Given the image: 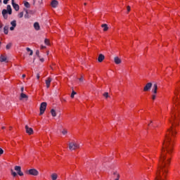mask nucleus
<instances>
[{
  "label": "nucleus",
  "instance_id": "11",
  "mask_svg": "<svg viewBox=\"0 0 180 180\" xmlns=\"http://www.w3.org/2000/svg\"><path fill=\"white\" fill-rule=\"evenodd\" d=\"M51 5L52 8H57V6H58V1L57 0H53L51 1Z\"/></svg>",
  "mask_w": 180,
  "mask_h": 180
},
{
  "label": "nucleus",
  "instance_id": "16",
  "mask_svg": "<svg viewBox=\"0 0 180 180\" xmlns=\"http://www.w3.org/2000/svg\"><path fill=\"white\" fill-rule=\"evenodd\" d=\"M30 13V11H28L27 9H25V18L26 19H29V18H30V15H29Z\"/></svg>",
  "mask_w": 180,
  "mask_h": 180
},
{
  "label": "nucleus",
  "instance_id": "10",
  "mask_svg": "<svg viewBox=\"0 0 180 180\" xmlns=\"http://www.w3.org/2000/svg\"><path fill=\"white\" fill-rule=\"evenodd\" d=\"M0 61L1 63H8V58L4 55H1L0 56Z\"/></svg>",
  "mask_w": 180,
  "mask_h": 180
},
{
  "label": "nucleus",
  "instance_id": "28",
  "mask_svg": "<svg viewBox=\"0 0 180 180\" xmlns=\"http://www.w3.org/2000/svg\"><path fill=\"white\" fill-rule=\"evenodd\" d=\"M103 95L105 98H109V93L108 92L104 93Z\"/></svg>",
  "mask_w": 180,
  "mask_h": 180
},
{
  "label": "nucleus",
  "instance_id": "51",
  "mask_svg": "<svg viewBox=\"0 0 180 180\" xmlns=\"http://www.w3.org/2000/svg\"><path fill=\"white\" fill-rule=\"evenodd\" d=\"M0 44H1V41H0Z\"/></svg>",
  "mask_w": 180,
  "mask_h": 180
},
{
  "label": "nucleus",
  "instance_id": "27",
  "mask_svg": "<svg viewBox=\"0 0 180 180\" xmlns=\"http://www.w3.org/2000/svg\"><path fill=\"white\" fill-rule=\"evenodd\" d=\"M44 43H45V44L49 46L50 44V41L49 39H45Z\"/></svg>",
  "mask_w": 180,
  "mask_h": 180
},
{
  "label": "nucleus",
  "instance_id": "26",
  "mask_svg": "<svg viewBox=\"0 0 180 180\" xmlns=\"http://www.w3.org/2000/svg\"><path fill=\"white\" fill-rule=\"evenodd\" d=\"M77 95V92L72 90L70 97L74 98V96Z\"/></svg>",
  "mask_w": 180,
  "mask_h": 180
},
{
  "label": "nucleus",
  "instance_id": "49",
  "mask_svg": "<svg viewBox=\"0 0 180 180\" xmlns=\"http://www.w3.org/2000/svg\"><path fill=\"white\" fill-rule=\"evenodd\" d=\"M2 3V1L1 0H0V4H1Z\"/></svg>",
  "mask_w": 180,
  "mask_h": 180
},
{
  "label": "nucleus",
  "instance_id": "23",
  "mask_svg": "<svg viewBox=\"0 0 180 180\" xmlns=\"http://www.w3.org/2000/svg\"><path fill=\"white\" fill-rule=\"evenodd\" d=\"M11 25L13 27H16V20H13L11 22Z\"/></svg>",
  "mask_w": 180,
  "mask_h": 180
},
{
  "label": "nucleus",
  "instance_id": "17",
  "mask_svg": "<svg viewBox=\"0 0 180 180\" xmlns=\"http://www.w3.org/2000/svg\"><path fill=\"white\" fill-rule=\"evenodd\" d=\"M8 32H9V26L6 25L4 27V32L5 34H8Z\"/></svg>",
  "mask_w": 180,
  "mask_h": 180
},
{
  "label": "nucleus",
  "instance_id": "42",
  "mask_svg": "<svg viewBox=\"0 0 180 180\" xmlns=\"http://www.w3.org/2000/svg\"><path fill=\"white\" fill-rule=\"evenodd\" d=\"M20 91H21V92H23V91H25V88L24 87H21Z\"/></svg>",
  "mask_w": 180,
  "mask_h": 180
},
{
  "label": "nucleus",
  "instance_id": "47",
  "mask_svg": "<svg viewBox=\"0 0 180 180\" xmlns=\"http://www.w3.org/2000/svg\"><path fill=\"white\" fill-rule=\"evenodd\" d=\"M26 77V75H22V78H25Z\"/></svg>",
  "mask_w": 180,
  "mask_h": 180
},
{
  "label": "nucleus",
  "instance_id": "22",
  "mask_svg": "<svg viewBox=\"0 0 180 180\" xmlns=\"http://www.w3.org/2000/svg\"><path fill=\"white\" fill-rule=\"evenodd\" d=\"M113 174L116 176V179L115 180H119V178H120V175L118 174L117 172H115Z\"/></svg>",
  "mask_w": 180,
  "mask_h": 180
},
{
  "label": "nucleus",
  "instance_id": "7",
  "mask_svg": "<svg viewBox=\"0 0 180 180\" xmlns=\"http://www.w3.org/2000/svg\"><path fill=\"white\" fill-rule=\"evenodd\" d=\"M158 89V84L157 83H155L153 86L152 92L154 94H157V90Z\"/></svg>",
  "mask_w": 180,
  "mask_h": 180
},
{
  "label": "nucleus",
  "instance_id": "6",
  "mask_svg": "<svg viewBox=\"0 0 180 180\" xmlns=\"http://www.w3.org/2000/svg\"><path fill=\"white\" fill-rule=\"evenodd\" d=\"M152 86H153V83L149 82V83L146 84L143 88V91L147 92V91H150V89H151Z\"/></svg>",
  "mask_w": 180,
  "mask_h": 180
},
{
  "label": "nucleus",
  "instance_id": "15",
  "mask_svg": "<svg viewBox=\"0 0 180 180\" xmlns=\"http://www.w3.org/2000/svg\"><path fill=\"white\" fill-rule=\"evenodd\" d=\"M34 28L35 29V30H40V25L39 24V22L34 23Z\"/></svg>",
  "mask_w": 180,
  "mask_h": 180
},
{
  "label": "nucleus",
  "instance_id": "41",
  "mask_svg": "<svg viewBox=\"0 0 180 180\" xmlns=\"http://www.w3.org/2000/svg\"><path fill=\"white\" fill-rule=\"evenodd\" d=\"M40 61H41V63H44V58H40Z\"/></svg>",
  "mask_w": 180,
  "mask_h": 180
},
{
  "label": "nucleus",
  "instance_id": "1",
  "mask_svg": "<svg viewBox=\"0 0 180 180\" xmlns=\"http://www.w3.org/2000/svg\"><path fill=\"white\" fill-rule=\"evenodd\" d=\"M8 15H12V7H11V5L7 6V10L4 9L2 11V15L4 19H8Z\"/></svg>",
  "mask_w": 180,
  "mask_h": 180
},
{
  "label": "nucleus",
  "instance_id": "13",
  "mask_svg": "<svg viewBox=\"0 0 180 180\" xmlns=\"http://www.w3.org/2000/svg\"><path fill=\"white\" fill-rule=\"evenodd\" d=\"M51 78L49 77L46 80V88H50V84H51Z\"/></svg>",
  "mask_w": 180,
  "mask_h": 180
},
{
  "label": "nucleus",
  "instance_id": "48",
  "mask_svg": "<svg viewBox=\"0 0 180 180\" xmlns=\"http://www.w3.org/2000/svg\"><path fill=\"white\" fill-rule=\"evenodd\" d=\"M1 129H5V127H2Z\"/></svg>",
  "mask_w": 180,
  "mask_h": 180
},
{
  "label": "nucleus",
  "instance_id": "37",
  "mask_svg": "<svg viewBox=\"0 0 180 180\" xmlns=\"http://www.w3.org/2000/svg\"><path fill=\"white\" fill-rule=\"evenodd\" d=\"M15 27H13V26L11 27H10V30H11V31H12V30H15Z\"/></svg>",
  "mask_w": 180,
  "mask_h": 180
},
{
  "label": "nucleus",
  "instance_id": "50",
  "mask_svg": "<svg viewBox=\"0 0 180 180\" xmlns=\"http://www.w3.org/2000/svg\"><path fill=\"white\" fill-rule=\"evenodd\" d=\"M84 5H86V3H84Z\"/></svg>",
  "mask_w": 180,
  "mask_h": 180
},
{
  "label": "nucleus",
  "instance_id": "30",
  "mask_svg": "<svg viewBox=\"0 0 180 180\" xmlns=\"http://www.w3.org/2000/svg\"><path fill=\"white\" fill-rule=\"evenodd\" d=\"M67 133H68V131H67V130H65V129H63V130L62 131V134H63V135L67 134Z\"/></svg>",
  "mask_w": 180,
  "mask_h": 180
},
{
  "label": "nucleus",
  "instance_id": "36",
  "mask_svg": "<svg viewBox=\"0 0 180 180\" xmlns=\"http://www.w3.org/2000/svg\"><path fill=\"white\" fill-rule=\"evenodd\" d=\"M2 27H4V24L3 23H0V31L2 29Z\"/></svg>",
  "mask_w": 180,
  "mask_h": 180
},
{
  "label": "nucleus",
  "instance_id": "18",
  "mask_svg": "<svg viewBox=\"0 0 180 180\" xmlns=\"http://www.w3.org/2000/svg\"><path fill=\"white\" fill-rule=\"evenodd\" d=\"M27 98H28L27 95H26L23 93H21L20 98V101H22V99H27Z\"/></svg>",
  "mask_w": 180,
  "mask_h": 180
},
{
  "label": "nucleus",
  "instance_id": "32",
  "mask_svg": "<svg viewBox=\"0 0 180 180\" xmlns=\"http://www.w3.org/2000/svg\"><path fill=\"white\" fill-rule=\"evenodd\" d=\"M155 98H157L156 94H153V95L152 96V99H153V101H155Z\"/></svg>",
  "mask_w": 180,
  "mask_h": 180
},
{
  "label": "nucleus",
  "instance_id": "4",
  "mask_svg": "<svg viewBox=\"0 0 180 180\" xmlns=\"http://www.w3.org/2000/svg\"><path fill=\"white\" fill-rule=\"evenodd\" d=\"M29 175H33L34 176H37L39 175V171L36 169H31L27 172Z\"/></svg>",
  "mask_w": 180,
  "mask_h": 180
},
{
  "label": "nucleus",
  "instance_id": "5",
  "mask_svg": "<svg viewBox=\"0 0 180 180\" xmlns=\"http://www.w3.org/2000/svg\"><path fill=\"white\" fill-rule=\"evenodd\" d=\"M15 171H16L20 176H23V172H22V167L20 166H15Z\"/></svg>",
  "mask_w": 180,
  "mask_h": 180
},
{
  "label": "nucleus",
  "instance_id": "19",
  "mask_svg": "<svg viewBox=\"0 0 180 180\" xmlns=\"http://www.w3.org/2000/svg\"><path fill=\"white\" fill-rule=\"evenodd\" d=\"M58 175H57V174H56V173H53V174H52L51 175V179L52 180H56L57 179V178H58Z\"/></svg>",
  "mask_w": 180,
  "mask_h": 180
},
{
  "label": "nucleus",
  "instance_id": "31",
  "mask_svg": "<svg viewBox=\"0 0 180 180\" xmlns=\"http://www.w3.org/2000/svg\"><path fill=\"white\" fill-rule=\"evenodd\" d=\"M39 54H40V51L39 50H37L36 51V56H38V57H40Z\"/></svg>",
  "mask_w": 180,
  "mask_h": 180
},
{
  "label": "nucleus",
  "instance_id": "46",
  "mask_svg": "<svg viewBox=\"0 0 180 180\" xmlns=\"http://www.w3.org/2000/svg\"><path fill=\"white\" fill-rule=\"evenodd\" d=\"M37 79H39L40 75H37Z\"/></svg>",
  "mask_w": 180,
  "mask_h": 180
},
{
  "label": "nucleus",
  "instance_id": "33",
  "mask_svg": "<svg viewBox=\"0 0 180 180\" xmlns=\"http://www.w3.org/2000/svg\"><path fill=\"white\" fill-rule=\"evenodd\" d=\"M2 154H4V150L0 148V155H2Z\"/></svg>",
  "mask_w": 180,
  "mask_h": 180
},
{
  "label": "nucleus",
  "instance_id": "25",
  "mask_svg": "<svg viewBox=\"0 0 180 180\" xmlns=\"http://www.w3.org/2000/svg\"><path fill=\"white\" fill-rule=\"evenodd\" d=\"M12 47V44L9 43L8 44L6 45V50H9Z\"/></svg>",
  "mask_w": 180,
  "mask_h": 180
},
{
  "label": "nucleus",
  "instance_id": "9",
  "mask_svg": "<svg viewBox=\"0 0 180 180\" xmlns=\"http://www.w3.org/2000/svg\"><path fill=\"white\" fill-rule=\"evenodd\" d=\"M13 8L15 9V11H19V5L16 4L15 3V0H11Z\"/></svg>",
  "mask_w": 180,
  "mask_h": 180
},
{
  "label": "nucleus",
  "instance_id": "24",
  "mask_svg": "<svg viewBox=\"0 0 180 180\" xmlns=\"http://www.w3.org/2000/svg\"><path fill=\"white\" fill-rule=\"evenodd\" d=\"M24 6H25V8H30V4H29V2L27 1H25Z\"/></svg>",
  "mask_w": 180,
  "mask_h": 180
},
{
  "label": "nucleus",
  "instance_id": "34",
  "mask_svg": "<svg viewBox=\"0 0 180 180\" xmlns=\"http://www.w3.org/2000/svg\"><path fill=\"white\" fill-rule=\"evenodd\" d=\"M9 0H4V5H6L7 4H8V1Z\"/></svg>",
  "mask_w": 180,
  "mask_h": 180
},
{
  "label": "nucleus",
  "instance_id": "2",
  "mask_svg": "<svg viewBox=\"0 0 180 180\" xmlns=\"http://www.w3.org/2000/svg\"><path fill=\"white\" fill-rule=\"evenodd\" d=\"M77 148H79V144L75 142L69 143V150H70V151H74V150H77Z\"/></svg>",
  "mask_w": 180,
  "mask_h": 180
},
{
  "label": "nucleus",
  "instance_id": "29",
  "mask_svg": "<svg viewBox=\"0 0 180 180\" xmlns=\"http://www.w3.org/2000/svg\"><path fill=\"white\" fill-rule=\"evenodd\" d=\"M18 18H23V12H20L19 14H18Z\"/></svg>",
  "mask_w": 180,
  "mask_h": 180
},
{
  "label": "nucleus",
  "instance_id": "20",
  "mask_svg": "<svg viewBox=\"0 0 180 180\" xmlns=\"http://www.w3.org/2000/svg\"><path fill=\"white\" fill-rule=\"evenodd\" d=\"M101 27L103 28L104 32H107L108 30L109 27H108V25L106 24L101 25Z\"/></svg>",
  "mask_w": 180,
  "mask_h": 180
},
{
  "label": "nucleus",
  "instance_id": "40",
  "mask_svg": "<svg viewBox=\"0 0 180 180\" xmlns=\"http://www.w3.org/2000/svg\"><path fill=\"white\" fill-rule=\"evenodd\" d=\"M30 56H33V51H30Z\"/></svg>",
  "mask_w": 180,
  "mask_h": 180
},
{
  "label": "nucleus",
  "instance_id": "12",
  "mask_svg": "<svg viewBox=\"0 0 180 180\" xmlns=\"http://www.w3.org/2000/svg\"><path fill=\"white\" fill-rule=\"evenodd\" d=\"M105 60V56L102 53L99 54L98 58V63H102Z\"/></svg>",
  "mask_w": 180,
  "mask_h": 180
},
{
  "label": "nucleus",
  "instance_id": "21",
  "mask_svg": "<svg viewBox=\"0 0 180 180\" xmlns=\"http://www.w3.org/2000/svg\"><path fill=\"white\" fill-rule=\"evenodd\" d=\"M51 114L53 116V117H56V116H57V113L56 112V110L54 109L51 110Z\"/></svg>",
  "mask_w": 180,
  "mask_h": 180
},
{
  "label": "nucleus",
  "instance_id": "3",
  "mask_svg": "<svg viewBox=\"0 0 180 180\" xmlns=\"http://www.w3.org/2000/svg\"><path fill=\"white\" fill-rule=\"evenodd\" d=\"M46 108H47V103L43 102L41 103L40 108H39L40 109V113H39L40 115H41L44 113Z\"/></svg>",
  "mask_w": 180,
  "mask_h": 180
},
{
  "label": "nucleus",
  "instance_id": "14",
  "mask_svg": "<svg viewBox=\"0 0 180 180\" xmlns=\"http://www.w3.org/2000/svg\"><path fill=\"white\" fill-rule=\"evenodd\" d=\"M114 62L115 63V64H120L122 63V60H120L119 57L115 56L114 58Z\"/></svg>",
  "mask_w": 180,
  "mask_h": 180
},
{
  "label": "nucleus",
  "instance_id": "35",
  "mask_svg": "<svg viewBox=\"0 0 180 180\" xmlns=\"http://www.w3.org/2000/svg\"><path fill=\"white\" fill-rule=\"evenodd\" d=\"M127 12H130V6H127Z\"/></svg>",
  "mask_w": 180,
  "mask_h": 180
},
{
  "label": "nucleus",
  "instance_id": "45",
  "mask_svg": "<svg viewBox=\"0 0 180 180\" xmlns=\"http://www.w3.org/2000/svg\"><path fill=\"white\" fill-rule=\"evenodd\" d=\"M11 175L13 174V172H15L14 171H13V169H11Z\"/></svg>",
  "mask_w": 180,
  "mask_h": 180
},
{
  "label": "nucleus",
  "instance_id": "39",
  "mask_svg": "<svg viewBox=\"0 0 180 180\" xmlns=\"http://www.w3.org/2000/svg\"><path fill=\"white\" fill-rule=\"evenodd\" d=\"M41 50H43V49H46V46L41 45Z\"/></svg>",
  "mask_w": 180,
  "mask_h": 180
},
{
  "label": "nucleus",
  "instance_id": "44",
  "mask_svg": "<svg viewBox=\"0 0 180 180\" xmlns=\"http://www.w3.org/2000/svg\"><path fill=\"white\" fill-rule=\"evenodd\" d=\"M79 81H81V82L84 81V77L79 78Z\"/></svg>",
  "mask_w": 180,
  "mask_h": 180
},
{
  "label": "nucleus",
  "instance_id": "38",
  "mask_svg": "<svg viewBox=\"0 0 180 180\" xmlns=\"http://www.w3.org/2000/svg\"><path fill=\"white\" fill-rule=\"evenodd\" d=\"M13 176H16V175H18V174L15 172H13Z\"/></svg>",
  "mask_w": 180,
  "mask_h": 180
},
{
  "label": "nucleus",
  "instance_id": "8",
  "mask_svg": "<svg viewBox=\"0 0 180 180\" xmlns=\"http://www.w3.org/2000/svg\"><path fill=\"white\" fill-rule=\"evenodd\" d=\"M25 130H26V133H27V134H33V129L29 127V126L26 125L25 126Z\"/></svg>",
  "mask_w": 180,
  "mask_h": 180
},
{
  "label": "nucleus",
  "instance_id": "43",
  "mask_svg": "<svg viewBox=\"0 0 180 180\" xmlns=\"http://www.w3.org/2000/svg\"><path fill=\"white\" fill-rule=\"evenodd\" d=\"M27 51H32V50L30 49V48H27Z\"/></svg>",
  "mask_w": 180,
  "mask_h": 180
}]
</instances>
